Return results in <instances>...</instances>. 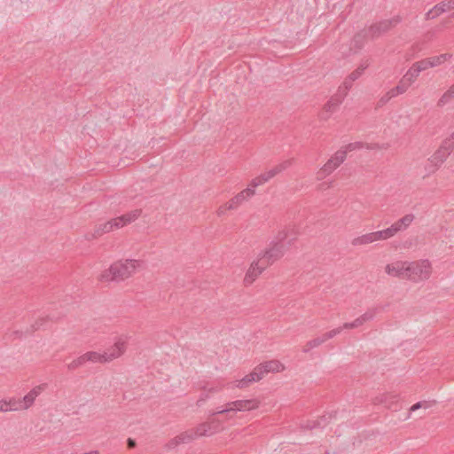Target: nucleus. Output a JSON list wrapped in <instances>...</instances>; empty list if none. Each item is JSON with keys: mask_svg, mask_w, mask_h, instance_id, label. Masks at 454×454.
<instances>
[{"mask_svg": "<svg viewBox=\"0 0 454 454\" xmlns=\"http://www.w3.org/2000/svg\"><path fill=\"white\" fill-rule=\"evenodd\" d=\"M216 415L215 411L206 422L200 424L194 428L183 432L171 439L167 444L168 448H175L179 444L187 443L197 437L209 436L223 430V422L216 418ZM222 415L224 416V414Z\"/></svg>", "mask_w": 454, "mask_h": 454, "instance_id": "f257e3e1", "label": "nucleus"}, {"mask_svg": "<svg viewBox=\"0 0 454 454\" xmlns=\"http://www.w3.org/2000/svg\"><path fill=\"white\" fill-rule=\"evenodd\" d=\"M144 267V262L136 259H125L114 262L100 274L101 282H120L132 277Z\"/></svg>", "mask_w": 454, "mask_h": 454, "instance_id": "f03ea898", "label": "nucleus"}, {"mask_svg": "<svg viewBox=\"0 0 454 454\" xmlns=\"http://www.w3.org/2000/svg\"><path fill=\"white\" fill-rule=\"evenodd\" d=\"M261 405L258 398L237 399L227 403L222 409L215 411V414H224V420L236 419L237 412L252 411L257 410Z\"/></svg>", "mask_w": 454, "mask_h": 454, "instance_id": "7ed1b4c3", "label": "nucleus"}, {"mask_svg": "<svg viewBox=\"0 0 454 454\" xmlns=\"http://www.w3.org/2000/svg\"><path fill=\"white\" fill-rule=\"evenodd\" d=\"M399 22L400 19L397 17L390 20H382L372 25L367 30H364L355 35L354 42L356 47L361 48L364 39H374L376 37H379L382 34L387 32L389 29L396 26Z\"/></svg>", "mask_w": 454, "mask_h": 454, "instance_id": "20e7f679", "label": "nucleus"}, {"mask_svg": "<svg viewBox=\"0 0 454 454\" xmlns=\"http://www.w3.org/2000/svg\"><path fill=\"white\" fill-rule=\"evenodd\" d=\"M286 237L287 234L286 231H283L278 232L276 237V240H272L264 251L258 254V256L263 260L269 267L282 258L285 254L286 247L284 240Z\"/></svg>", "mask_w": 454, "mask_h": 454, "instance_id": "39448f33", "label": "nucleus"}, {"mask_svg": "<svg viewBox=\"0 0 454 454\" xmlns=\"http://www.w3.org/2000/svg\"><path fill=\"white\" fill-rule=\"evenodd\" d=\"M432 266L428 260L408 262L407 279L413 282L427 280L430 278Z\"/></svg>", "mask_w": 454, "mask_h": 454, "instance_id": "423d86ee", "label": "nucleus"}, {"mask_svg": "<svg viewBox=\"0 0 454 454\" xmlns=\"http://www.w3.org/2000/svg\"><path fill=\"white\" fill-rule=\"evenodd\" d=\"M255 192L252 190V188H245L239 193H237L234 197L229 200L224 204L221 205L217 210L216 215L218 216L224 215L229 210H236L246 201L249 200L252 197H254Z\"/></svg>", "mask_w": 454, "mask_h": 454, "instance_id": "0eeeda50", "label": "nucleus"}, {"mask_svg": "<svg viewBox=\"0 0 454 454\" xmlns=\"http://www.w3.org/2000/svg\"><path fill=\"white\" fill-rule=\"evenodd\" d=\"M447 144L448 142H442L440 147L427 160V162L425 165L427 174L434 173L453 151L447 145Z\"/></svg>", "mask_w": 454, "mask_h": 454, "instance_id": "6e6552de", "label": "nucleus"}, {"mask_svg": "<svg viewBox=\"0 0 454 454\" xmlns=\"http://www.w3.org/2000/svg\"><path fill=\"white\" fill-rule=\"evenodd\" d=\"M346 159V152L337 151L325 164L317 172V179L323 180L331 175Z\"/></svg>", "mask_w": 454, "mask_h": 454, "instance_id": "1a4fd4ad", "label": "nucleus"}, {"mask_svg": "<svg viewBox=\"0 0 454 454\" xmlns=\"http://www.w3.org/2000/svg\"><path fill=\"white\" fill-rule=\"evenodd\" d=\"M129 339L128 335H119L114 339V344L104 351L109 363L121 357L126 352Z\"/></svg>", "mask_w": 454, "mask_h": 454, "instance_id": "9d476101", "label": "nucleus"}, {"mask_svg": "<svg viewBox=\"0 0 454 454\" xmlns=\"http://www.w3.org/2000/svg\"><path fill=\"white\" fill-rule=\"evenodd\" d=\"M268 267L267 263L257 255L256 259L251 262L245 274L243 279L244 285L246 286H251Z\"/></svg>", "mask_w": 454, "mask_h": 454, "instance_id": "9b49d317", "label": "nucleus"}, {"mask_svg": "<svg viewBox=\"0 0 454 454\" xmlns=\"http://www.w3.org/2000/svg\"><path fill=\"white\" fill-rule=\"evenodd\" d=\"M261 380H262L261 369L255 366L250 373L245 375L243 378L230 382V387L231 388L246 389L252 384L259 382Z\"/></svg>", "mask_w": 454, "mask_h": 454, "instance_id": "f8f14e48", "label": "nucleus"}, {"mask_svg": "<svg viewBox=\"0 0 454 454\" xmlns=\"http://www.w3.org/2000/svg\"><path fill=\"white\" fill-rule=\"evenodd\" d=\"M408 262L396 260L385 266V272L387 276L407 279Z\"/></svg>", "mask_w": 454, "mask_h": 454, "instance_id": "ddd939ff", "label": "nucleus"}, {"mask_svg": "<svg viewBox=\"0 0 454 454\" xmlns=\"http://www.w3.org/2000/svg\"><path fill=\"white\" fill-rule=\"evenodd\" d=\"M48 387L47 383H42L32 387L22 398H20L23 410H28L31 408L36 400V398L44 392Z\"/></svg>", "mask_w": 454, "mask_h": 454, "instance_id": "4468645a", "label": "nucleus"}, {"mask_svg": "<svg viewBox=\"0 0 454 454\" xmlns=\"http://www.w3.org/2000/svg\"><path fill=\"white\" fill-rule=\"evenodd\" d=\"M141 209H134L129 213H126L121 216L113 218L110 220L111 225H113V231L122 228L133 222H135L140 215Z\"/></svg>", "mask_w": 454, "mask_h": 454, "instance_id": "2eb2a0df", "label": "nucleus"}, {"mask_svg": "<svg viewBox=\"0 0 454 454\" xmlns=\"http://www.w3.org/2000/svg\"><path fill=\"white\" fill-rule=\"evenodd\" d=\"M24 411L20 398L15 396L6 397L0 400V412L21 411Z\"/></svg>", "mask_w": 454, "mask_h": 454, "instance_id": "dca6fc26", "label": "nucleus"}, {"mask_svg": "<svg viewBox=\"0 0 454 454\" xmlns=\"http://www.w3.org/2000/svg\"><path fill=\"white\" fill-rule=\"evenodd\" d=\"M378 313L377 308L369 309L363 315L356 318L353 322L344 323L343 327L345 329L357 328L363 325L364 323L372 320Z\"/></svg>", "mask_w": 454, "mask_h": 454, "instance_id": "f3484780", "label": "nucleus"}, {"mask_svg": "<svg viewBox=\"0 0 454 454\" xmlns=\"http://www.w3.org/2000/svg\"><path fill=\"white\" fill-rule=\"evenodd\" d=\"M415 215L413 214H407L393 223L389 229L393 234L395 236L398 232L405 231L414 221Z\"/></svg>", "mask_w": 454, "mask_h": 454, "instance_id": "a211bd4d", "label": "nucleus"}, {"mask_svg": "<svg viewBox=\"0 0 454 454\" xmlns=\"http://www.w3.org/2000/svg\"><path fill=\"white\" fill-rule=\"evenodd\" d=\"M415 215L413 214H407L393 223L389 229L393 234L395 236L398 232L405 231L414 221Z\"/></svg>", "mask_w": 454, "mask_h": 454, "instance_id": "6ab92c4d", "label": "nucleus"}, {"mask_svg": "<svg viewBox=\"0 0 454 454\" xmlns=\"http://www.w3.org/2000/svg\"><path fill=\"white\" fill-rule=\"evenodd\" d=\"M261 369V375L263 378L269 372H279L284 371L285 366L278 360H270L262 363L256 366Z\"/></svg>", "mask_w": 454, "mask_h": 454, "instance_id": "aec40b11", "label": "nucleus"}, {"mask_svg": "<svg viewBox=\"0 0 454 454\" xmlns=\"http://www.w3.org/2000/svg\"><path fill=\"white\" fill-rule=\"evenodd\" d=\"M398 396L392 394H382L375 397V404H383L387 409L396 410L398 405Z\"/></svg>", "mask_w": 454, "mask_h": 454, "instance_id": "412c9836", "label": "nucleus"}, {"mask_svg": "<svg viewBox=\"0 0 454 454\" xmlns=\"http://www.w3.org/2000/svg\"><path fill=\"white\" fill-rule=\"evenodd\" d=\"M410 84L406 82L403 78L399 81L398 84L389 90L384 97H382V101H388L392 98L397 97L398 95H402L407 91L410 88Z\"/></svg>", "mask_w": 454, "mask_h": 454, "instance_id": "4be33fe9", "label": "nucleus"}, {"mask_svg": "<svg viewBox=\"0 0 454 454\" xmlns=\"http://www.w3.org/2000/svg\"><path fill=\"white\" fill-rule=\"evenodd\" d=\"M380 148L381 147L378 144H367V143H363V142H354V143H349L341 150L345 151L346 154H347L348 152H352L355 150H361V149L376 150V149H380Z\"/></svg>", "mask_w": 454, "mask_h": 454, "instance_id": "5701e85b", "label": "nucleus"}, {"mask_svg": "<svg viewBox=\"0 0 454 454\" xmlns=\"http://www.w3.org/2000/svg\"><path fill=\"white\" fill-rule=\"evenodd\" d=\"M225 387L231 388L230 383H225L224 380L220 378L214 380L210 385L205 386L204 391L207 394H214L222 391Z\"/></svg>", "mask_w": 454, "mask_h": 454, "instance_id": "b1692460", "label": "nucleus"}, {"mask_svg": "<svg viewBox=\"0 0 454 454\" xmlns=\"http://www.w3.org/2000/svg\"><path fill=\"white\" fill-rule=\"evenodd\" d=\"M344 98H345L341 96L339 92H336L325 105L324 111L329 114L334 112L341 104Z\"/></svg>", "mask_w": 454, "mask_h": 454, "instance_id": "393cba45", "label": "nucleus"}, {"mask_svg": "<svg viewBox=\"0 0 454 454\" xmlns=\"http://www.w3.org/2000/svg\"><path fill=\"white\" fill-rule=\"evenodd\" d=\"M372 243H375L373 231L357 236L351 240V245L354 247L366 246Z\"/></svg>", "mask_w": 454, "mask_h": 454, "instance_id": "a878e982", "label": "nucleus"}, {"mask_svg": "<svg viewBox=\"0 0 454 454\" xmlns=\"http://www.w3.org/2000/svg\"><path fill=\"white\" fill-rule=\"evenodd\" d=\"M85 354V357L88 362L90 363H98V364H107L109 363L106 354L97 352V351H88Z\"/></svg>", "mask_w": 454, "mask_h": 454, "instance_id": "bb28decb", "label": "nucleus"}, {"mask_svg": "<svg viewBox=\"0 0 454 454\" xmlns=\"http://www.w3.org/2000/svg\"><path fill=\"white\" fill-rule=\"evenodd\" d=\"M453 55L451 53H442L437 56L428 57L432 68L442 66L445 62L450 60Z\"/></svg>", "mask_w": 454, "mask_h": 454, "instance_id": "cd10ccee", "label": "nucleus"}, {"mask_svg": "<svg viewBox=\"0 0 454 454\" xmlns=\"http://www.w3.org/2000/svg\"><path fill=\"white\" fill-rule=\"evenodd\" d=\"M454 99V83L441 96L437 101V106L442 107Z\"/></svg>", "mask_w": 454, "mask_h": 454, "instance_id": "c85d7f7f", "label": "nucleus"}, {"mask_svg": "<svg viewBox=\"0 0 454 454\" xmlns=\"http://www.w3.org/2000/svg\"><path fill=\"white\" fill-rule=\"evenodd\" d=\"M369 65L370 62L368 59L362 60L358 67L348 75L350 80H353L354 82L356 81L364 74Z\"/></svg>", "mask_w": 454, "mask_h": 454, "instance_id": "c756f323", "label": "nucleus"}, {"mask_svg": "<svg viewBox=\"0 0 454 454\" xmlns=\"http://www.w3.org/2000/svg\"><path fill=\"white\" fill-rule=\"evenodd\" d=\"M111 231H113V225H111V223L109 220L106 223L97 224L95 227V230H94L93 236L99 237L105 233H108Z\"/></svg>", "mask_w": 454, "mask_h": 454, "instance_id": "7c9ffc66", "label": "nucleus"}, {"mask_svg": "<svg viewBox=\"0 0 454 454\" xmlns=\"http://www.w3.org/2000/svg\"><path fill=\"white\" fill-rule=\"evenodd\" d=\"M419 74L420 73L418 71V69L412 65L408 69L406 74L403 76V79L406 82H408L410 85H411L417 80V78L419 77Z\"/></svg>", "mask_w": 454, "mask_h": 454, "instance_id": "2f4dec72", "label": "nucleus"}, {"mask_svg": "<svg viewBox=\"0 0 454 454\" xmlns=\"http://www.w3.org/2000/svg\"><path fill=\"white\" fill-rule=\"evenodd\" d=\"M373 235L375 242L387 240L394 237L389 227L381 231H373Z\"/></svg>", "mask_w": 454, "mask_h": 454, "instance_id": "473e14b6", "label": "nucleus"}, {"mask_svg": "<svg viewBox=\"0 0 454 454\" xmlns=\"http://www.w3.org/2000/svg\"><path fill=\"white\" fill-rule=\"evenodd\" d=\"M324 342H325V340H324L322 336L317 337V338H315L313 340H310L302 347V352L308 353L311 349H313L315 348H317L318 346H320Z\"/></svg>", "mask_w": 454, "mask_h": 454, "instance_id": "72a5a7b5", "label": "nucleus"}, {"mask_svg": "<svg viewBox=\"0 0 454 454\" xmlns=\"http://www.w3.org/2000/svg\"><path fill=\"white\" fill-rule=\"evenodd\" d=\"M353 80H350L349 76H347L345 80L342 82V83L339 86L337 92H339L341 96L346 98L348 95V90L353 86Z\"/></svg>", "mask_w": 454, "mask_h": 454, "instance_id": "f704fd0d", "label": "nucleus"}, {"mask_svg": "<svg viewBox=\"0 0 454 454\" xmlns=\"http://www.w3.org/2000/svg\"><path fill=\"white\" fill-rule=\"evenodd\" d=\"M294 160V159H287L272 167L275 174L278 175L286 169L289 168L293 165Z\"/></svg>", "mask_w": 454, "mask_h": 454, "instance_id": "c9c22d12", "label": "nucleus"}, {"mask_svg": "<svg viewBox=\"0 0 454 454\" xmlns=\"http://www.w3.org/2000/svg\"><path fill=\"white\" fill-rule=\"evenodd\" d=\"M294 160V159H287L272 167L275 174L278 175L286 169L289 168L293 165Z\"/></svg>", "mask_w": 454, "mask_h": 454, "instance_id": "e433bc0d", "label": "nucleus"}, {"mask_svg": "<svg viewBox=\"0 0 454 454\" xmlns=\"http://www.w3.org/2000/svg\"><path fill=\"white\" fill-rule=\"evenodd\" d=\"M294 160V159H287L272 167L275 174L278 175L286 169L289 168L293 165Z\"/></svg>", "mask_w": 454, "mask_h": 454, "instance_id": "4c0bfd02", "label": "nucleus"}, {"mask_svg": "<svg viewBox=\"0 0 454 454\" xmlns=\"http://www.w3.org/2000/svg\"><path fill=\"white\" fill-rule=\"evenodd\" d=\"M294 160V159H287L272 167L275 174L278 175L286 169L289 168L293 165Z\"/></svg>", "mask_w": 454, "mask_h": 454, "instance_id": "58836bf2", "label": "nucleus"}, {"mask_svg": "<svg viewBox=\"0 0 454 454\" xmlns=\"http://www.w3.org/2000/svg\"><path fill=\"white\" fill-rule=\"evenodd\" d=\"M87 363L85 354H82V356H78L77 358L74 359L71 363L67 364V369L69 371H74L77 368L82 366Z\"/></svg>", "mask_w": 454, "mask_h": 454, "instance_id": "ea45409f", "label": "nucleus"}, {"mask_svg": "<svg viewBox=\"0 0 454 454\" xmlns=\"http://www.w3.org/2000/svg\"><path fill=\"white\" fill-rule=\"evenodd\" d=\"M419 73L426 71L428 68H432L430 60L428 58L421 59L412 64Z\"/></svg>", "mask_w": 454, "mask_h": 454, "instance_id": "a19ab883", "label": "nucleus"}, {"mask_svg": "<svg viewBox=\"0 0 454 454\" xmlns=\"http://www.w3.org/2000/svg\"><path fill=\"white\" fill-rule=\"evenodd\" d=\"M444 12V9H442L439 4H436L434 8H432L430 11H428L426 14V18L427 20H432V19H434L436 17H438L439 15H441L442 13Z\"/></svg>", "mask_w": 454, "mask_h": 454, "instance_id": "79ce46f5", "label": "nucleus"}, {"mask_svg": "<svg viewBox=\"0 0 454 454\" xmlns=\"http://www.w3.org/2000/svg\"><path fill=\"white\" fill-rule=\"evenodd\" d=\"M435 403V401H422V402H418L417 403L413 404L410 411H415L420 408H424V409H428L430 407H432L434 404Z\"/></svg>", "mask_w": 454, "mask_h": 454, "instance_id": "37998d69", "label": "nucleus"}, {"mask_svg": "<svg viewBox=\"0 0 454 454\" xmlns=\"http://www.w3.org/2000/svg\"><path fill=\"white\" fill-rule=\"evenodd\" d=\"M345 328L343 327V325L340 327H337V328H334L325 333H324L322 335L325 342L327 340H330L333 337H335L337 334L340 333L342 330H344Z\"/></svg>", "mask_w": 454, "mask_h": 454, "instance_id": "c03bdc74", "label": "nucleus"}, {"mask_svg": "<svg viewBox=\"0 0 454 454\" xmlns=\"http://www.w3.org/2000/svg\"><path fill=\"white\" fill-rule=\"evenodd\" d=\"M264 184L265 183L263 182V177H262L261 175H259L250 181L247 188H252V190L255 192L256 187L262 185Z\"/></svg>", "mask_w": 454, "mask_h": 454, "instance_id": "a18cd8bd", "label": "nucleus"}, {"mask_svg": "<svg viewBox=\"0 0 454 454\" xmlns=\"http://www.w3.org/2000/svg\"><path fill=\"white\" fill-rule=\"evenodd\" d=\"M45 322H46V318H44V317L39 318L38 320L35 321V323L34 325H32V331L34 332V331L40 329Z\"/></svg>", "mask_w": 454, "mask_h": 454, "instance_id": "49530a36", "label": "nucleus"}, {"mask_svg": "<svg viewBox=\"0 0 454 454\" xmlns=\"http://www.w3.org/2000/svg\"><path fill=\"white\" fill-rule=\"evenodd\" d=\"M442 142H448L447 145L450 149L453 150L454 149V131L450 135V137L445 138Z\"/></svg>", "mask_w": 454, "mask_h": 454, "instance_id": "de8ad7c7", "label": "nucleus"}, {"mask_svg": "<svg viewBox=\"0 0 454 454\" xmlns=\"http://www.w3.org/2000/svg\"><path fill=\"white\" fill-rule=\"evenodd\" d=\"M262 177H263V182L264 183H267L269 182L270 179L273 178L272 175L270 174V172L269 170L260 174Z\"/></svg>", "mask_w": 454, "mask_h": 454, "instance_id": "09e8293b", "label": "nucleus"}, {"mask_svg": "<svg viewBox=\"0 0 454 454\" xmlns=\"http://www.w3.org/2000/svg\"><path fill=\"white\" fill-rule=\"evenodd\" d=\"M262 177H263V182L264 183H267L269 182L270 179L273 178L272 175L270 174V172L269 170L260 174Z\"/></svg>", "mask_w": 454, "mask_h": 454, "instance_id": "8fccbe9b", "label": "nucleus"}, {"mask_svg": "<svg viewBox=\"0 0 454 454\" xmlns=\"http://www.w3.org/2000/svg\"><path fill=\"white\" fill-rule=\"evenodd\" d=\"M439 5L444 9V12H448V11H451V8H450V5L449 4V0L448 1H442L439 4Z\"/></svg>", "mask_w": 454, "mask_h": 454, "instance_id": "3c124183", "label": "nucleus"}, {"mask_svg": "<svg viewBox=\"0 0 454 454\" xmlns=\"http://www.w3.org/2000/svg\"><path fill=\"white\" fill-rule=\"evenodd\" d=\"M127 445H128V448H129V449L135 448L136 447L135 440H133L131 438H129L128 441H127Z\"/></svg>", "mask_w": 454, "mask_h": 454, "instance_id": "603ef678", "label": "nucleus"}, {"mask_svg": "<svg viewBox=\"0 0 454 454\" xmlns=\"http://www.w3.org/2000/svg\"><path fill=\"white\" fill-rule=\"evenodd\" d=\"M325 188H330V187L332 186V183H328V184L325 183V184H320V185H319V189H320V190L325 189Z\"/></svg>", "mask_w": 454, "mask_h": 454, "instance_id": "864d4df0", "label": "nucleus"}, {"mask_svg": "<svg viewBox=\"0 0 454 454\" xmlns=\"http://www.w3.org/2000/svg\"><path fill=\"white\" fill-rule=\"evenodd\" d=\"M320 426H321L320 422H313V425L308 426V427L314 428V427H320Z\"/></svg>", "mask_w": 454, "mask_h": 454, "instance_id": "5fc2aeb1", "label": "nucleus"}, {"mask_svg": "<svg viewBox=\"0 0 454 454\" xmlns=\"http://www.w3.org/2000/svg\"><path fill=\"white\" fill-rule=\"evenodd\" d=\"M451 10H454V0H449Z\"/></svg>", "mask_w": 454, "mask_h": 454, "instance_id": "6e6d98bb", "label": "nucleus"}, {"mask_svg": "<svg viewBox=\"0 0 454 454\" xmlns=\"http://www.w3.org/2000/svg\"><path fill=\"white\" fill-rule=\"evenodd\" d=\"M269 171L270 172V174L272 175L273 177L277 176L272 168L270 169H269Z\"/></svg>", "mask_w": 454, "mask_h": 454, "instance_id": "4d7b16f0", "label": "nucleus"}, {"mask_svg": "<svg viewBox=\"0 0 454 454\" xmlns=\"http://www.w3.org/2000/svg\"><path fill=\"white\" fill-rule=\"evenodd\" d=\"M207 397H208V395H206L205 396L200 397V400H199L198 402L204 401V400H206Z\"/></svg>", "mask_w": 454, "mask_h": 454, "instance_id": "13d9d810", "label": "nucleus"}]
</instances>
